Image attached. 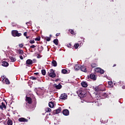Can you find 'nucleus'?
<instances>
[{
    "mask_svg": "<svg viewBox=\"0 0 125 125\" xmlns=\"http://www.w3.org/2000/svg\"><path fill=\"white\" fill-rule=\"evenodd\" d=\"M77 94L80 97H84L86 94V92L84 90H79L77 91Z\"/></svg>",
    "mask_w": 125,
    "mask_h": 125,
    "instance_id": "f257e3e1",
    "label": "nucleus"
},
{
    "mask_svg": "<svg viewBox=\"0 0 125 125\" xmlns=\"http://www.w3.org/2000/svg\"><path fill=\"white\" fill-rule=\"evenodd\" d=\"M8 62H2V66H3L4 67H7L8 66Z\"/></svg>",
    "mask_w": 125,
    "mask_h": 125,
    "instance_id": "6ab92c4d",
    "label": "nucleus"
},
{
    "mask_svg": "<svg viewBox=\"0 0 125 125\" xmlns=\"http://www.w3.org/2000/svg\"><path fill=\"white\" fill-rule=\"evenodd\" d=\"M5 82L6 84H9L10 83L9 80L8 79H7V78L5 79Z\"/></svg>",
    "mask_w": 125,
    "mask_h": 125,
    "instance_id": "bb28decb",
    "label": "nucleus"
},
{
    "mask_svg": "<svg viewBox=\"0 0 125 125\" xmlns=\"http://www.w3.org/2000/svg\"><path fill=\"white\" fill-rule=\"evenodd\" d=\"M69 32H70V33H71V34H72V35H75V32H74V30H73L72 29H69Z\"/></svg>",
    "mask_w": 125,
    "mask_h": 125,
    "instance_id": "c85d7f7f",
    "label": "nucleus"
},
{
    "mask_svg": "<svg viewBox=\"0 0 125 125\" xmlns=\"http://www.w3.org/2000/svg\"><path fill=\"white\" fill-rule=\"evenodd\" d=\"M20 59H21V60H22V59H23V56H21V55L20 56Z\"/></svg>",
    "mask_w": 125,
    "mask_h": 125,
    "instance_id": "a19ab883",
    "label": "nucleus"
},
{
    "mask_svg": "<svg viewBox=\"0 0 125 125\" xmlns=\"http://www.w3.org/2000/svg\"><path fill=\"white\" fill-rule=\"evenodd\" d=\"M63 114L64 116H68L69 115V110H68L67 109H64L63 112Z\"/></svg>",
    "mask_w": 125,
    "mask_h": 125,
    "instance_id": "4468645a",
    "label": "nucleus"
},
{
    "mask_svg": "<svg viewBox=\"0 0 125 125\" xmlns=\"http://www.w3.org/2000/svg\"><path fill=\"white\" fill-rule=\"evenodd\" d=\"M74 47L77 49L79 47V43H76L74 45Z\"/></svg>",
    "mask_w": 125,
    "mask_h": 125,
    "instance_id": "c756f323",
    "label": "nucleus"
},
{
    "mask_svg": "<svg viewBox=\"0 0 125 125\" xmlns=\"http://www.w3.org/2000/svg\"><path fill=\"white\" fill-rule=\"evenodd\" d=\"M48 76L50 77V78H55L56 77V74L53 71V69L50 70V73H49Z\"/></svg>",
    "mask_w": 125,
    "mask_h": 125,
    "instance_id": "20e7f679",
    "label": "nucleus"
},
{
    "mask_svg": "<svg viewBox=\"0 0 125 125\" xmlns=\"http://www.w3.org/2000/svg\"><path fill=\"white\" fill-rule=\"evenodd\" d=\"M30 43H35V41L33 40H31L29 41Z\"/></svg>",
    "mask_w": 125,
    "mask_h": 125,
    "instance_id": "473e14b6",
    "label": "nucleus"
},
{
    "mask_svg": "<svg viewBox=\"0 0 125 125\" xmlns=\"http://www.w3.org/2000/svg\"><path fill=\"white\" fill-rule=\"evenodd\" d=\"M81 85H82L83 87H87V83L85 82H83L81 83Z\"/></svg>",
    "mask_w": 125,
    "mask_h": 125,
    "instance_id": "f3484780",
    "label": "nucleus"
},
{
    "mask_svg": "<svg viewBox=\"0 0 125 125\" xmlns=\"http://www.w3.org/2000/svg\"><path fill=\"white\" fill-rule=\"evenodd\" d=\"M47 42H49L50 41V37H46V38Z\"/></svg>",
    "mask_w": 125,
    "mask_h": 125,
    "instance_id": "c9c22d12",
    "label": "nucleus"
},
{
    "mask_svg": "<svg viewBox=\"0 0 125 125\" xmlns=\"http://www.w3.org/2000/svg\"><path fill=\"white\" fill-rule=\"evenodd\" d=\"M108 84L109 85H110V86H112V84H113V82H108Z\"/></svg>",
    "mask_w": 125,
    "mask_h": 125,
    "instance_id": "72a5a7b5",
    "label": "nucleus"
},
{
    "mask_svg": "<svg viewBox=\"0 0 125 125\" xmlns=\"http://www.w3.org/2000/svg\"><path fill=\"white\" fill-rule=\"evenodd\" d=\"M81 69V65L80 64H76L74 66V70L75 71H79Z\"/></svg>",
    "mask_w": 125,
    "mask_h": 125,
    "instance_id": "9b49d317",
    "label": "nucleus"
},
{
    "mask_svg": "<svg viewBox=\"0 0 125 125\" xmlns=\"http://www.w3.org/2000/svg\"><path fill=\"white\" fill-rule=\"evenodd\" d=\"M8 125H12V121L11 120H9L7 122Z\"/></svg>",
    "mask_w": 125,
    "mask_h": 125,
    "instance_id": "a878e982",
    "label": "nucleus"
},
{
    "mask_svg": "<svg viewBox=\"0 0 125 125\" xmlns=\"http://www.w3.org/2000/svg\"><path fill=\"white\" fill-rule=\"evenodd\" d=\"M26 101L28 102V104H31L32 101V99L30 97H26Z\"/></svg>",
    "mask_w": 125,
    "mask_h": 125,
    "instance_id": "ddd939ff",
    "label": "nucleus"
},
{
    "mask_svg": "<svg viewBox=\"0 0 125 125\" xmlns=\"http://www.w3.org/2000/svg\"><path fill=\"white\" fill-rule=\"evenodd\" d=\"M49 106L50 107V108H53V107H54V104L52 102H49Z\"/></svg>",
    "mask_w": 125,
    "mask_h": 125,
    "instance_id": "4be33fe9",
    "label": "nucleus"
},
{
    "mask_svg": "<svg viewBox=\"0 0 125 125\" xmlns=\"http://www.w3.org/2000/svg\"><path fill=\"white\" fill-rule=\"evenodd\" d=\"M12 35L13 37H21V36H22V34L18 33L17 30H13Z\"/></svg>",
    "mask_w": 125,
    "mask_h": 125,
    "instance_id": "f03ea898",
    "label": "nucleus"
},
{
    "mask_svg": "<svg viewBox=\"0 0 125 125\" xmlns=\"http://www.w3.org/2000/svg\"><path fill=\"white\" fill-rule=\"evenodd\" d=\"M71 44H67V46H68V47H71Z\"/></svg>",
    "mask_w": 125,
    "mask_h": 125,
    "instance_id": "79ce46f5",
    "label": "nucleus"
},
{
    "mask_svg": "<svg viewBox=\"0 0 125 125\" xmlns=\"http://www.w3.org/2000/svg\"><path fill=\"white\" fill-rule=\"evenodd\" d=\"M6 77L4 75H3L2 76H1V78L2 79V81H3V80H4V79H5Z\"/></svg>",
    "mask_w": 125,
    "mask_h": 125,
    "instance_id": "58836bf2",
    "label": "nucleus"
},
{
    "mask_svg": "<svg viewBox=\"0 0 125 125\" xmlns=\"http://www.w3.org/2000/svg\"><path fill=\"white\" fill-rule=\"evenodd\" d=\"M23 35L24 36V37H27V32H24Z\"/></svg>",
    "mask_w": 125,
    "mask_h": 125,
    "instance_id": "ea45409f",
    "label": "nucleus"
},
{
    "mask_svg": "<svg viewBox=\"0 0 125 125\" xmlns=\"http://www.w3.org/2000/svg\"><path fill=\"white\" fill-rule=\"evenodd\" d=\"M34 74L35 75H39V73H38V72L37 73H35Z\"/></svg>",
    "mask_w": 125,
    "mask_h": 125,
    "instance_id": "a18cd8bd",
    "label": "nucleus"
},
{
    "mask_svg": "<svg viewBox=\"0 0 125 125\" xmlns=\"http://www.w3.org/2000/svg\"><path fill=\"white\" fill-rule=\"evenodd\" d=\"M80 69L81 71H82V72H84V73H86V72H87V70H86V68L84 65L80 67Z\"/></svg>",
    "mask_w": 125,
    "mask_h": 125,
    "instance_id": "9d476101",
    "label": "nucleus"
},
{
    "mask_svg": "<svg viewBox=\"0 0 125 125\" xmlns=\"http://www.w3.org/2000/svg\"><path fill=\"white\" fill-rule=\"evenodd\" d=\"M95 72L96 73H100V74H104V70L101 69L99 67H97L95 68Z\"/></svg>",
    "mask_w": 125,
    "mask_h": 125,
    "instance_id": "39448f33",
    "label": "nucleus"
},
{
    "mask_svg": "<svg viewBox=\"0 0 125 125\" xmlns=\"http://www.w3.org/2000/svg\"><path fill=\"white\" fill-rule=\"evenodd\" d=\"M50 37H51V35H50Z\"/></svg>",
    "mask_w": 125,
    "mask_h": 125,
    "instance_id": "09e8293b",
    "label": "nucleus"
},
{
    "mask_svg": "<svg viewBox=\"0 0 125 125\" xmlns=\"http://www.w3.org/2000/svg\"><path fill=\"white\" fill-rule=\"evenodd\" d=\"M45 111L47 112V113L51 111V109L49 107H47L45 109Z\"/></svg>",
    "mask_w": 125,
    "mask_h": 125,
    "instance_id": "393cba45",
    "label": "nucleus"
},
{
    "mask_svg": "<svg viewBox=\"0 0 125 125\" xmlns=\"http://www.w3.org/2000/svg\"><path fill=\"white\" fill-rule=\"evenodd\" d=\"M36 47V46L34 45L30 46V48H35Z\"/></svg>",
    "mask_w": 125,
    "mask_h": 125,
    "instance_id": "4c0bfd02",
    "label": "nucleus"
},
{
    "mask_svg": "<svg viewBox=\"0 0 125 125\" xmlns=\"http://www.w3.org/2000/svg\"><path fill=\"white\" fill-rule=\"evenodd\" d=\"M88 79H91V80H96V76L93 74H91L89 76H88Z\"/></svg>",
    "mask_w": 125,
    "mask_h": 125,
    "instance_id": "423d86ee",
    "label": "nucleus"
},
{
    "mask_svg": "<svg viewBox=\"0 0 125 125\" xmlns=\"http://www.w3.org/2000/svg\"><path fill=\"white\" fill-rule=\"evenodd\" d=\"M33 61L34 62H33V61H32V60H31V59L27 60L26 62V66H27L28 67H30V66H31V65L33 64V63H35V62H36V60H33Z\"/></svg>",
    "mask_w": 125,
    "mask_h": 125,
    "instance_id": "7ed1b4c3",
    "label": "nucleus"
},
{
    "mask_svg": "<svg viewBox=\"0 0 125 125\" xmlns=\"http://www.w3.org/2000/svg\"><path fill=\"white\" fill-rule=\"evenodd\" d=\"M30 79H31V80H33L34 81L37 80V78L34 77H31Z\"/></svg>",
    "mask_w": 125,
    "mask_h": 125,
    "instance_id": "f704fd0d",
    "label": "nucleus"
},
{
    "mask_svg": "<svg viewBox=\"0 0 125 125\" xmlns=\"http://www.w3.org/2000/svg\"><path fill=\"white\" fill-rule=\"evenodd\" d=\"M61 112V107H59L58 109L54 111V114H59Z\"/></svg>",
    "mask_w": 125,
    "mask_h": 125,
    "instance_id": "2eb2a0df",
    "label": "nucleus"
},
{
    "mask_svg": "<svg viewBox=\"0 0 125 125\" xmlns=\"http://www.w3.org/2000/svg\"><path fill=\"white\" fill-rule=\"evenodd\" d=\"M94 90H95V91H104L105 89H100V86H99V87H96L94 88Z\"/></svg>",
    "mask_w": 125,
    "mask_h": 125,
    "instance_id": "f8f14e48",
    "label": "nucleus"
},
{
    "mask_svg": "<svg viewBox=\"0 0 125 125\" xmlns=\"http://www.w3.org/2000/svg\"><path fill=\"white\" fill-rule=\"evenodd\" d=\"M96 63H92L91 64V67H92V68H95V67H96Z\"/></svg>",
    "mask_w": 125,
    "mask_h": 125,
    "instance_id": "2f4dec72",
    "label": "nucleus"
},
{
    "mask_svg": "<svg viewBox=\"0 0 125 125\" xmlns=\"http://www.w3.org/2000/svg\"><path fill=\"white\" fill-rule=\"evenodd\" d=\"M116 64H114L113 67H115V66H116Z\"/></svg>",
    "mask_w": 125,
    "mask_h": 125,
    "instance_id": "de8ad7c7",
    "label": "nucleus"
},
{
    "mask_svg": "<svg viewBox=\"0 0 125 125\" xmlns=\"http://www.w3.org/2000/svg\"><path fill=\"white\" fill-rule=\"evenodd\" d=\"M53 42H54V43H55V44H56V45H58V39L54 40Z\"/></svg>",
    "mask_w": 125,
    "mask_h": 125,
    "instance_id": "b1692460",
    "label": "nucleus"
},
{
    "mask_svg": "<svg viewBox=\"0 0 125 125\" xmlns=\"http://www.w3.org/2000/svg\"><path fill=\"white\" fill-rule=\"evenodd\" d=\"M40 40H41V38L40 37H37L35 39V41H37L38 42H40Z\"/></svg>",
    "mask_w": 125,
    "mask_h": 125,
    "instance_id": "7c9ffc66",
    "label": "nucleus"
},
{
    "mask_svg": "<svg viewBox=\"0 0 125 125\" xmlns=\"http://www.w3.org/2000/svg\"><path fill=\"white\" fill-rule=\"evenodd\" d=\"M19 46L21 48L23 47V46H24V45L22 43H21L19 44Z\"/></svg>",
    "mask_w": 125,
    "mask_h": 125,
    "instance_id": "e433bc0d",
    "label": "nucleus"
},
{
    "mask_svg": "<svg viewBox=\"0 0 125 125\" xmlns=\"http://www.w3.org/2000/svg\"><path fill=\"white\" fill-rule=\"evenodd\" d=\"M0 120H1V119H0Z\"/></svg>",
    "mask_w": 125,
    "mask_h": 125,
    "instance_id": "8fccbe9b",
    "label": "nucleus"
},
{
    "mask_svg": "<svg viewBox=\"0 0 125 125\" xmlns=\"http://www.w3.org/2000/svg\"><path fill=\"white\" fill-rule=\"evenodd\" d=\"M52 66H54V67H56V66H57V62H56V61L53 60L52 62Z\"/></svg>",
    "mask_w": 125,
    "mask_h": 125,
    "instance_id": "aec40b11",
    "label": "nucleus"
},
{
    "mask_svg": "<svg viewBox=\"0 0 125 125\" xmlns=\"http://www.w3.org/2000/svg\"><path fill=\"white\" fill-rule=\"evenodd\" d=\"M54 87H56L57 89H61L62 87V85L60 84V83L58 84V85L57 84H55L54 85Z\"/></svg>",
    "mask_w": 125,
    "mask_h": 125,
    "instance_id": "1a4fd4ad",
    "label": "nucleus"
},
{
    "mask_svg": "<svg viewBox=\"0 0 125 125\" xmlns=\"http://www.w3.org/2000/svg\"><path fill=\"white\" fill-rule=\"evenodd\" d=\"M26 39H29V37H26Z\"/></svg>",
    "mask_w": 125,
    "mask_h": 125,
    "instance_id": "49530a36",
    "label": "nucleus"
},
{
    "mask_svg": "<svg viewBox=\"0 0 125 125\" xmlns=\"http://www.w3.org/2000/svg\"><path fill=\"white\" fill-rule=\"evenodd\" d=\"M122 88H123V89H125V85L123 86H122Z\"/></svg>",
    "mask_w": 125,
    "mask_h": 125,
    "instance_id": "c03bdc74",
    "label": "nucleus"
},
{
    "mask_svg": "<svg viewBox=\"0 0 125 125\" xmlns=\"http://www.w3.org/2000/svg\"><path fill=\"white\" fill-rule=\"evenodd\" d=\"M60 99H62V100H65L67 99V94H62L60 97Z\"/></svg>",
    "mask_w": 125,
    "mask_h": 125,
    "instance_id": "0eeeda50",
    "label": "nucleus"
},
{
    "mask_svg": "<svg viewBox=\"0 0 125 125\" xmlns=\"http://www.w3.org/2000/svg\"><path fill=\"white\" fill-rule=\"evenodd\" d=\"M0 108L1 110H3V109H6V105L3 103H1V105H0Z\"/></svg>",
    "mask_w": 125,
    "mask_h": 125,
    "instance_id": "dca6fc26",
    "label": "nucleus"
},
{
    "mask_svg": "<svg viewBox=\"0 0 125 125\" xmlns=\"http://www.w3.org/2000/svg\"><path fill=\"white\" fill-rule=\"evenodd\" d=\"M18 53H19V54H22L24 57L26 56V54L24 53V52L22 50H18Z\"/></svg>",
    "mask_w": 125,
    "mask_h": 125,
    "instance_id": "a211bd4d",
    "label": "nucleus"
},
{
    "mask_svg": "<svg viewBox=\"0 0 125 125\" xmlns=\"http://www.w3.org/2000/svg\"><path fill=\"white\" fill-rule=\"evenodd\" d=\"M19 122H21V123H26L28 122V120L25 119L24 118H20L19 119Z\"/></svg>",
    "mask_w": 125,
    "mask_h": 125,
    "instance_id": "6e6552de",
    "label": "nucleus"
},
{
    "mask_svg": "<svg viewBox=\"0 0 125 125\" xmlns=\"http://www.w3.org/2000/svg\"><path fill=\"white\" fill-rule=\"evenodd\" d=\"M60 35V33H57L56 34V37H58V36H59Z\"/></svg>",
    "mask_w": 125,
    "mask_h": 125,
    "instance_id": "37998d69",
    "label": "nucleus"
},
{
    "mask_svg": "<svg viewBox=\"0 0 125 125\" xmlns=\"http://www.w3.org/2000/svg\"><path fill=\"white\" fill-rule=\"evenodd\" d=\"M10 59L12 62H15L16 59L14 57H10Z\"/></svg>",
    "mask_w": 125,
    "mask_h": 125,
    "instance_id": "412c9836",
    "label": "nucleus"
},
{
    "mask_svg": "<svg viewBox=\"0 0 125 125\" xmlns=\"http://www.w3.org/2000/svg\"><path fill=\"white\" fill-rule=\"evenodd\" d=\"M62 74H67L68 73V70H67V69H62Z\"/></svg>",
    "mask_w": 125,
    "mask_h": 125,
    "instance_id": "5701e85b",
    "label": "nucleus"
},
{
    "mask_svg": "<svg viewBox=\"0 0 125 125\" xmlns=\"http://www.w3.org/2000/svg\"><path fill=\"white\" fill-rule=\"evenodd\" d=\"M46 73V72L45 71V70L43 69V70H42V75H43V76H45Z\"/></svg>",
    "mask_w": 125,
    "mask_h": 125,
    "instance_id": "cd10ccee",
    "label": "nucleus"
}]
</instances>
